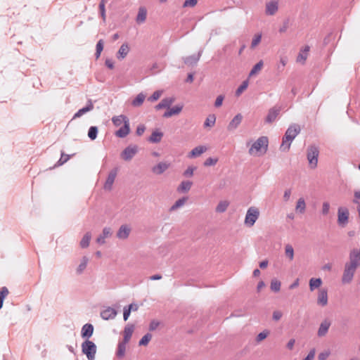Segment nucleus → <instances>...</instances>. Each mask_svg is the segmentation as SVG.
Instances as JSON below:
<instances>
[{
    "mask_svg": "<svg viewBox=\"0 0 360 360\" xmlns=\"http://www.w3.org/2000/svg\"><path fill=\"white\" fill-rule=\"evenodd\" d=\"M301 131L300 127L297 124H291L286 130L283 137L282 143L280 150L282 151H288L292 141L300 134Z\"/></svg>",
    "mask_w": 360,
    "mask_h": 360,
    "instance_id": "f257e3e1",
    "label": "nucleus"
},
{
    "mask_svg": "<svg viewBox=\"0 0 360 360\" xmlns=\"http://www.w3.org/2000/svg\"><path fill=\"white\" fill-rule=\"evenodd\" d=\"M269 140L266 136H260L251 146L249 154L259 156L266 153L268 150Z\"/></svg>",
    "mask_w": 360,
    "mask_h": 360,
    "instance_id": "f03ea898",
    "label": "nucleus"
},
{
    "mask_svg": "<svg viewBox=\"0 0 360 360\" xmlns=\"http://www.w3.org/2000/svg\"><path fill=\"white\" fill-rule=\"evenodd\" d=\"M82 351L86 354L89 360H94L96 352V345L89 340H85L82 344Z\"/></svg>",
    "mask_w": 360,
    "mask_h": 360,
    "instance_id": "7ed1b4c3",
    "label": "nucleus"
},
{
    "mask_svg": "<svg viewBox=\"0 0 360 360\" xmlns=\"http://www.w3.org/2000/svg\"><path fill=\"white\" fill-rule=\"evenodd\" d=\"M259 216V210L257 207H250L246 213L245 218V224L249 226H252Z\"/></svg>",
    "mask_w": 360,
    "mask_h": 360,
    "instance_id": "20e7f679",
    "label": "nucleus"
},
{
    "mask_svg": "<svg viewBox=\"0 0 360 360\" xmlns=\"http://www.w3.org/2000/svg\"><path fill=\"white\" fill-rule=\"evenodd\" d=\"M319 149L315 146H311L307 149V160L311 168L314 169L317 166Z\"/></svg>",
    "mask_w": 360,
    "mask_h": 360,
    "instance_id": "39448f33",
    "label": "nucleus"
},
{
    "mask_svg": "<svg viewBox=\"0 0 360 360\" xmlns=\"http://www.w3.org/2000/svg\"><path fill=\"white\" fill-rule=\"evenodd\" d=\"M345 264L357 269L360 266V249L352 250L349 255V262Z\"/></svg>",
    "mask_w": 360,
    "mask_h": 360,
    "instance_id": "423d86ee",
    "label": "nucleus"
},
{
    "mask_svg": "<svg viewBox=\"0 0 360 360\" xmlns=\"http://www.w3.org/2000/svg\"><path fill=\"white\" fill-rule=\"evenodd\" d=\"M279 8V0H269L265 4L264 13L268 16L275 15Z\"/></svg>",
    "mask_w": 360,
    "mask_h": 360,
    "instance_id": "0eeeda50",
    "label": "nucleus"
},
{
    "mask_svg": "<svg viewBox=\"0 0 360 360\" xmlns=\"http://www.w3.org/2000/svg\"><path fill=\"white\" fill-rule=\"evenodd\" d=\"M356 271V269L345 264L342 276V283L343 284L350 283L353 280Z\"/></svg>",
    "mask_w": 360,
    "mask_h": 360,
    "instance_id": "6e6552de",
    "label": "nucleus"
},
{
    "mask_svg": "<svg viewBox=\"0 0 360 360\" xmlns=\"http://www.w3.org/2000/svg\"><path fill=\"white\" fill-rule=\"evenodd\" d=\"M349 210L346 207H340L338 210V223L340 226H345L348 223Z\"/></svg>",
    "mask_w": 360,
    "mask_h": 360,
    "instance_id": "1a4fd4ad",
    "label": "nucleus"
},
{
    "mask_svg": "<svg viewBox=\"0 0 360 360\" xmlns=\"http://www.w3.org/2000/svg\"><path fill=\"white\" fill-rule=\"evenodd\" d=\"M137 152L138 148L136 146H129L122 152L121 157L123 160L129 161L133 158Z\"/></svg>",
    "mask_w": 360,
    "mask_h": 360,
    "instance_id": "9d476101",
    "label": "nucleus"
},
{
    "mask_svg": "<svg viewBox=\"0 0 360 360\" xmlns=\"http://www.w3.org/2000/svg\"><path fill=\"white\" fill-rule=\"evenodd\" d=\"M130 233V226L127 224H123L119 228L116 236L120 240H125L129 237Z\"/></svg>",
    "mask_w": 360,
    "mask_h": 360,
    "instance_id": "9b49d317",
    "label": "nucleus"
},
{
    "mask_svg": "<svg viewBox=\"0 0 360 360\" xmlns=\"http://www.w3.org/2000/svg\"><path fill=\"white\" fill-rule=\"evenodd\" d=\"M281 112V108L280 107H273L269 110L266 115V117L265 119V122L266 123H272L276 120L277 117L278 116L279 113Z\"/></svg>",
    "mask_w": 360,
    "mask_h": 360,
    "instance_id": "f8f14e48",
    "label": "nucleus"
},
{
    "mask_svg": "<svg viewBox=\"0 0 360 360\" xmlns=\"http://www.w3.org/2000/svg\"><path fill=\"white\" fill-rule=\"evenodd\" d=\"M117 174V168H115L109 172L108 178L104 184V188L105 190H108V191L111 190Z\"/></svg>",
    "mask_w": 360,
    "mask_h": 360,
    "instance_id": "ddd939ff",
    "label": "nucleus"
},
{
    "mask_svg": "<svg viewBox=\"0 0 360 360\" xmlns=\"http://www.w3.org/2000/svg\"><path fill=\"white\" fill-rule=\"evenodd\" d=\"M330 325L331 323L329 320L325 319L324 321H323L321 323L319 328L318 329L317 335L319 337H324L328 333Z\"/></svg>",
    "mask_w": 360,
    "mask_h": 360,
    "instance_id": "4468645a",
    "label": "nucleus"
},
{
    "mask_svg": "<svg viewBox=\"0 0 360 360\" xmlns=\"http://www.w3.org/2000/svg\"><path fill=\"white\" fill-rule=\"evenodd\" d=\"M170 166V163L167 162H160L152 168V172L158 175L162 174Z\"/></svg>",
    "mask_w": 360,
    "mask_h": 360,
    "instance_id": "2eb2a0df",
    "label": "nucleus"
},
{
    "mask_svg": "<svg viewBox=\"0 0 360 360\" xmlns=\"http://www.w3.org/2000/svg\"><path fill=\"white\" fill-rule=\"evenodd\" d=\"M184 108L183 104H178L173 108H169L167 111L165 112L164 117H170L173 115H179Z\"/></svg>",
    "mask_w": 360,
    "mask_h": 360,
    "instance_id": "dca6fc26",
    "label": "nucleus"
},
{
    "mask_svg": "<svg viewBox=\"0 0 360 360\" xmlns=\"http://www.w3.org/2000/svg\"><path fill=\"white\" fill-rule=\"evenodd\" d=\"M243 120V115L240 113L237 114L229 122L227 129L229 131L235 130L241 123Z\"/></svg>",
    "mask_w": 360,
    "mask_h": 360,
    "instance_id": "f3484780",
    "label": "nucleus"
},
{
    "mask_svg": "<svg viewBox=\"0 0 360 360\" xmlns=\"http://www.w3.org/2000/svg\"><path fill=\"white\" fill-rule=\"evenodd\" d=\"M112 229L110 227H105L103 229L102 233L97 238L96 242L99 244H104L105 239L112 236Z\"/></svg>",
    "mask_w": 360,
    "mask_h": 360,
    "instance_id": "a211bd4d",
    "label": "nucleus"
},
{
    "mask_svg": "<svg viewBox=\"0 0 360 360\" xmlns=\"http://www.w3.org/2000/svg\"><path fill=\"white\" fill-rule=\"evenodd\" d=\"M175 98L174 97H169L162 99L156 106V110H160L162 108H167V110L170 108V105L174 102Z\"/></svg>",
    "mask_w": 360,
    "mask_h": 360,
    "instance_id": "6ab92c4d",
    "label": "nucleus"
},
{
    "mask_svg": "<svg viewBox=\"0 0 360 360\" xmlns=\"http://www.w3.org/2000/svg\"><path fill=\"white\" fill-rule=\"evenodd\" d=\"M94 333V326L91 323H86L82 328L81 335L83 338H89Z\"/></svg>",
    "mask_w": 360,
    "mask_h": 360,
    "instance_id": "aec40b11",
    "label": "nucleus"
},
{
    "mask_svg": "<svg viewBox=\"0 0 360 360\" xmlns=\"http://www.w3.org/2000/svg\"><path fill=\"white\" fill-rule=\"evenodd\" d=\"M318 304L321 306H326L328 304V292L326 289H321L319 291L318 299H317Z\"/></svg>",
    "mask_w": 360,
    "mask_h": 360,
    "instance_id": "412c9836",
    "label": "nucleus"
},
{
    "mask_svg": "<svg viewBox=\"0 0 360 360\" xmlns=\"http://www.w3.org/2000/svg\"><path fill=\"white\" fill-rule=\"evenodd\" d=\"M117 315V311L115 309L108 307L101 313V316L105 320L112 319Z\"/></svg>",
    "mask_w": 360,
    "mask_h": 360,
    "instance_id": "4be33fe9",
    "label": "nucleus"
},
{
    "mask_svg": "<svg viewBox=\"0 0 360 360\" xmlns=\"http://www.w3.org/2000/svg\"><path fill=\"white\" fill-rule=\"evenodd\" d=\"M146 18H147V10L145 7L141 6L138 11V14L136 18V22L139 25L143 24L146 20Z\"/></svg>",
    "mask_w": 360,
    "mask_h": 360,
    "instance_id": "5701e85b",
    "label": "nucleus"
},
{
    "mask_svg": "<svg viewBox=\"0 0 360 360\" xmlns=\"http://www.w3.org/2000/svg\"><path fill=\"white\" fill-rule=\"evenodd\" d=\"M130 131L129 120L125 121V124L115 132V135L120 138L126 137Z\"/></svg>",
    "mask_w": 360,
    "mask_h": 360,
    "instance_id": "b1692460",
    "label": "nucleus"
},
{
    "mask_svg": "<svg viewBox=\"0 0 360 360\" xmlns=\"http://www.w3.org/2000/svg\"><path fill=\"white\" fill-rule=\"evenodd\" d=\"M94 109V105L91 101H89L88 104L86 107L79 109L73 116L74 119L82 117L85 113L92 110Z\"/></svg>",
    "mask_w": 360,
    "mask_h": 360,
    "instance_id": "393cba45",
    "label": "nucleus"
},
{
    "mask_svg": "<svg viewBox=\"0 0 360 360\" xmlns=\"http://www.w3.org/2000/svg\"><path fill=\"white\" fill-rule=\"evenodd\" d=\"M129 51V47L127 43H124L117 53V58L118 60L124 59Z\"/></svg>",
    "mask_w": 360,
    "mask_h": 360,
    "instance_id": "a878e982",
    "label": "nucleus"
},
{
    "mask_svg": "<svg viewBox=\"0 0 360 360\" xmlns=\"http://www.w3.org/2000/svg\"><path fill=\"white\" fill-rule=\"evenodd\" d=\"M134 330V325L127 324L125 326L124 330V338H123L122 341H124L125 342H128L131 338Z\"/></svg>",
    "mask_w": 360,
    "mask_h": 360,
    "instance_id": "bb28decb",
    "label": "nucleus"
},
{
    "mask_svg": "<svg viewBox=\"0 0 360 360\" xmlns=\"http://www.w3.org/2000/svg\"><path fill=\"white\" fill-rule=\"evenodd\" d=\"M207 150V148L204 146H198L194 148L188 154V158H196L201 155Z\"/></svg>",
    "mask_w": 360,
    "mask_h": 360,
    "instance_id": "cd10ccee",
    "label": "nucleus"
},
{
    "mask_svg": "<svg viewBox=\"0 0 360 360\" xmlns=\"http://www.w3.org/2000/svg\"><path fill=\"white\" fill-rule=\"evenodd\" d=\"M309 51V46H305L304 49H302L300 52L299 53L297 58V62L304 63L305 60L307 58L308 56V52Z\"/></svg>",
    "mask_w": 360,
    "mask_h": 360,
    "instance_id": "c85d7f7f",
    "label": "nucleus"
},
{
    "mask_svg": "<svg viewBox=\"0 0 360 360\" xmlns=\"http://www.w3.org/2000/svg\"><path fill=\"white\" fill-rule=\"evenodd\" d=\"M262 34L261 32H257L253 35L250 46V49L251 50H255L258 46V45L260 44L262 41Z\"/></svg>",
    "mask_w": 360,
    "mask_h": 360,
    "instance_id": "c756f323",
    "label": "nucleus"
},
{
    "mask_svg": "<svg viewBox=\"0 0 360 360\" xmlns=\"http://www.w3.org/2000/svg\"><path fill=\"white\" fill-rule=\"evenodd\" d=\"M201 56V52L196 55H192L184 58V63L187 65H193L197 63Z\"/></svg>",
    "mask_w": 360,
    "mask_h": 360,
    "instance_id": "7c9ffc66",
    "label": "nucleus"
},
{
    "mask_svg": "<svg viewBox=\"0 0 360 360\" xmlns=\"http://www.w3.org/2000/svg\"><path fill=\"white\" fill-rule=\"evenodd\" d=\"M192 184L191 181H184L179 185L177 191L179 193H186L191 189Z\"/></svg>",
    "mask_w": 360,
    "mask_h": 360,
    "instance_id": "2f4dec72",
    "label": "nucleus"
},
{
    "mask_svg": "<svg viewBox=\"0 0 360 360\" xmlns=\"http://www.w3.org/2000/svg\"><path fill=\"white\" fill-rule=\"evenodd\" d=\"M163 136V134L158 131H154L150 136L148 139V141L151 143H159L160 142Z\"/></svg>",
    "mask_w": 360,
    "mask_h": 360,
    "instance_id": "473e14b6",
    "label": "nucleus"
},
{
    "mask_svg": "<svg viewBox=\"0 0 360 360\" xmlns=\"http://www.w3.org/2000/svg\"><path fill=\"white\" fill-rule=\"evenodd\" d=\"M264 66V63L262 60L259 61L257 64H255L250 72L249 77H253L259 73Z\"/></svg>",
    "mask_w": 360,
    "mask_h": 360,
    "instance_id": "72a5a7b5",
    "label": "nucleus"
},
{
    "mask_svg": "<svg viewBox=\"0 0 360 360\" xmlns=\"http://www.w3.org/2000/svg\"><path fill=\"white\" fill-rule=\"evenodd\" d=\"M306 210V203L303 198H300L297 202L295 211L300 214H303Z\"/></svg>",
    "mask_w": 360,
    "mask_h": 360,
    "instance_id": "f704fd0d",
    "label": "nucleus"
},
{
    "mask_svg": "<svg viewBox=\"0 0 360 360\" xmlns=\"http://www.w3.org/2000/svg\"><path fill=\"white\" fill-rule=\"evenodd\" d=\"M129 120L128 118L123 115H119V116H114L112 118V122L113 124L116 127L120 126L122 123L125 124V121Z\"/></svg>",
    "mask_w": 360,
    "mask_h": 360,
    "instance_id": "c9c22d12",
    "label": "nucleus"
},
{
    "mask_svg": "<svg viewBox=\"0 0 360 360\" xmlns=\"http://www.w3.org/2000/svg\"><path fill=\"white\" fill-rule=\"evenodd\" d=\"M187 200H188L187 197H183L180 199L177 200L175 202V203L170 207L169 211L173 212V211H175L176 210L181 207L182 206L184 205V204L186 203Z\"/></svg>",
    "mask_w": 360,
    "mask_h": 360,
    "instance_id": "e433bc0d",
    "label": "nucleus"
},
{
    "mask_svg": "<svg viewBox=\"0 0 360 360\" xmlns=\"http://www.w3.org/2000/svg\"><path fill=\"white\" fill-rule=\"evenodd\" d=\"M322 284V280L320 278H312L309 280V289L314 291L316 288H319Z\"/></svg>",
    "mask_w": 360,
    "mask_h": 360,
    "instance_id": "4c0bfd02",
    "label": "nucleus"
},
{
    "mask_svg": "<svg viewBox=\"0 0 360 360\" xmlns=\"http://www.w3.org/2000/svg\"><path fill=\"white\" fill-rule=\"evenodd\" d=\"M127 343V342H125L124 341L119 342L116 353L117 357L122 358L124 356Z\"/></svg>",
    "mask_w": 360,
    "mask_h": 360,
    "instance_id": "58836bf2",
    "label": "nucleus"
},
{
    "mask_svg": "<svg viewBox=\"0 0 360 360\" xmlns=\"http://www.w3.org/2000/svg\"><path fill=\"white\" fill-rule=\"evenodd\" d=\"M91 238V233L90 232L86 233L80 241L81 248H86L89 247Z\"/></svg>",
    "mask_w": 360,
    "mask_h": 360,
    "instance_id": "ea45409f",
    "label": "nucleus"
},
{
    "mask_svg": "<svg viewBox=\"0 0 360 360\" xmlns=\"http://www.w3.org/2000/svg\"><path fill=\"white\" fill-rule=\"evenodd\" d=\"M285 255L290 261L294 259V249L291 245L287 244L285 245Z\"/></svg>",
    "mask_w": 360,
    "mask_h": 360,
    "instance_id": "a19ab883",
    "label": "nucleus"
},
{
    "mask_svg": "<svg viewBox=\"0 0 360 360\" xmlns=\"http://www.w3.org/2000/svg\"><path fill=\"white\" fill-rule=\"evenodd\" d=\"M89 259L86 257L84 256L82 257V261L77 269V274H81L84 271V270L86 268Z\"/></svg>",
    "mask_w": 360,
    "mask_h": 360,
    "instance_id": "79ce46f5",
    "label": "nucleus"
},
{
    "mask_svg": "<svg viewBox=\"0 0 360 360\" xmlns=\"http://www.w3.org/2000/svg\"><path fill=\"white\" fill-rule=\"evenodd\" d=\"M145 98H146V96L143 94L141 93V94H138L137 96L136 97V98L133 100L132 105L134 106L141 105L143 103V102L144 101Z\"/></svg>",
    "mask_w": 360,
    "mask_h": 360,
    "instance_id": "37998d69",
    "label": "nucleus"
},
{
    "mask_svg": "<svg viewBox=\"0 0 360 360\" xmlns=\"http://www.w3.org/2000/svg\"><path fill=\"white\" fill-rule=\"evenodd\" d=\"M229 206V202L227 201H221L219 202L216 207V212L219 213L224 212Z\"/></svg>",
    "mask_w": 360,
    "mask_h": 360,
    "instance_id": "c03bdc74",
    "label": "nucleus"
},
{
    "mask_svg": "<svg viewBox=\"0 0 360 360\" xmlns=\"http://www.w3.org/2000/svg\"><path fill=\"white\" fill-rule=\"evenodd\" d=\"M281 283L276 278H274L271 281V290L274 292H278L281 289Z\"/></svg>",
    "mask_w": 360,
    "mask_h": 360,
    "instance_id": "a18cd8bd",
    "label": "nucleus"
},
{
    "mask_svg": "<svg viewBox=\"0 0 360 360\" xmlns=\"http://www.w3.org/2000/svg\"><path fill=\"white\" fill-rule=\"evenodd\" d=\"M9 292L6 287H2L0 290V309L3 307L4 300L8 295Z\"/></svg>",
    "mask_w": 360,
    "mask_h": 360,
    "instance_id": "49530a36",
    "label": "nucleus"
},
{
    "mask_svg": "<svg viewBox=\"0 0 360 360\" xmlns=\"http://www.w3.org/2000/svg\"><path fill=\"white\" fill-rule=\"evenodd\" d=\"M216 117L214 115H210L204 122V127H212L214 125Z\"/></svg>",
    "mask_w": 360,
    "mask_h": 360,
    "instance_id": "de8ad7c7",
    "label": "nucleus"
},
{
    "mask_svg": "<svg viewBox=\"0 0 360 360\" xmlns=\"http://www.w3.org/2000/svg\"><path fill=\"white\" fill-rule=\"evenodd\" d=\"M152 338V335L150 333H146L144 335L142 338L140 340L139 345L140 346H146L150 340Z\"/></svg>",
    "mask_w": 360,
    "mask_h": 360,
    "instance_id": "09e8293b",
    "label": "nucleus"
},
{
    "mask_svg": "<svg viewBox=\"0 0 360 360\" xmlns=\"http://www.w3.org/2000/svg\"><path fill=\"white\" fill-rule=\"evenodd\" d=\"M98 134V128L97 127L92 126L89 128L88 131V136L91 140H94L96 139Z\"/></svg>",
    "mask_w": 360,
    "mask_h": 360,
    "instance_id": "8fccbe9b",
    "label": "nucleus"
},
{
    "mask_svg": "<svg viewBox=\"0 0 360 360\" xmlns=\"http://www.w3.org/2000/svg\"><path fill=\"white\" fill-rule=\"evenodd\" d=\"M288 63V58L286 56H281L279 64L277 65V70L278 72H282L284 69V67Z\"/></svg>",
    "mask_w": 360,
    "mask_h": 360,
    "instance_id": "3c124183",
    "label": "nucleus"
},
{
    "mask_svg": "<svg viewBox=\"0 0 360 360\" xmlns=\"http://www.w3.org/2000/svg\"><path fill=\"white\" fill-rule=\"evenodd\" d=\"M70 155L65 154L64 153H61V156L58 162L56 163V166H60L68 162V160L70 159Z\"/></svg>",
    "mask_w": 360,
    "mask_h": 360,
    "instance_id": "603ef678",
    "label": "nucleus"
},
{
    "mask_svg": "<svg viewBox=\"0 0 360 360\" xmlns=\"http://www.w3.org/2000/svg\"><path fill=\"white\" fill-rule=\"evenodd\" d=\"M103 49V39H100L96 44V58H98L100 57Z\"/></svg>",
    "mask_w": 360,
    "mask_h": 360,
    "instance_id": "864d4df0",
    "label": "nucleus"
},
{
    "mask_svg": "<svg viewBox=\"0 0 360 360\" xmlns=\"http://www.w3.org/2000/svg\"><path fill=\"white\" fill-rule=\"evenodd\" d=\"M269 334V330H264V331L259 333L257 335V336L256 337V341L257 342H260L261 341H262L263 340L266 338V337L268 336Z\"/></svg>",
    "mask_w": 360,
    "mask_h": 360,
    "instance_id": "5fc2aeb1",
    "label": "nucleus"
},
{
    "mask_svg": "<svg viewBox=\"0 0 360 360\" xmlns=\"http://www.w3.org/2000/svg\"><path fill=\"white\" fill-rule=\"evenodd\" d=\"M217 162H218V159L217 158H208L205 161L204 165L206 166V167L213 166V165H215Z\"/></svg>",
    "mask_w": 360,
    "mask_h": 360,
    "instance_id": "6e6d98bb",
    "label": "nucleus"
},
{
    "mask_svg": "<svg viewBox=\"0 0 360 360\" xmlns=\"http://www.w3.org/2000/svg\"><path fill=\"white\" fill-rule=\"evenodd\" d=\"M330 352L329 349L325 350L321 352L318 356L319 360H326V359L330 356Z\"/></svg>",
    "mask_w": 360,
    "mask_h": 360,
    "instance_id": "4d7b16f0",
    "label": "nucleus"
},
{
    "mask_svg": "<svg viewBox=\"0 0 360 360\" xmlns=\"http://www.w3.org/2000/svg\"><path fill=\"white\" fill-rule=\"evenodd\" d=\"M196 169L195 167H188L184 172V176L186 177H191L193 175V172Z\"/></svg>",
    "mask_w": 360,
    "mask_h": 360,
    "instance_id": "13d9d810",
    "label": "nucleus"
},
{
    "mask_svg": "<svg viewBox=\"0 0 360 360\" xmlns=\"http://www.w3.org/2000/svg\"><path fill=\"white\" fill-rule=\"evenodd\" d=\"M330 210V204L328 202H324L322 205V214L326 215L328 214Z\"/></svg>",
    "mask_w": 360,
    "mask_h": 360,
    "instance_id": "bf43d9fd",
    "label": "nucleus"
},
{
    "mask_svg": "<svg viewBox=\"0 0 360 360\" xmlns=\"http://www.w3.org/2000/svg\"><path fill=\"white\" fill-rule=\"evenodd\" d=\"M99 8L101 11V15L103 20H105V3L104 0H102L99 5Z\"/></svg>",
    "mask_w": 360,
    "mask_h": 360,
    "instance_id": "052dcab7",
    "label": "nucleus"
},
{
    "mask_svg": "<svg viewBox=\"0 0 360 360\" xmlns=\"http://www.w3.org/2000/svg\"><path fill=\"white\" fill-rule=\"evenodd\" d=\"M197 0H186L184 3V7H194L197 4Z\"/></svg>",
    "mask_w": 360,
    "mask_h": 360,
    "instance_id": "680f3d73",
    "label": "nucleus"
},
{
    "mask_svg": "<svg viewBox=\"0 0 360 360\" xmlns=\"http://www.w3.org/2000/svg\"><path fill=\"white\" fill-rule=\"evenodd\" d=\"M224 98V96L223 95L218 96L215 101L214 106L217 108L220 107L222 105Z\"/></svg>",
    "mask_w": 360,
    "mask_h": 360,
    "instance_id": "e2e57ef3",
    "label": "nucleus"
},
{
    "mask_svg": "<svg viewBox=\"0 0 360 360\" xmlns=\"http://www.w3.org/2000/svg\"><path fill=\"white\" fill-rule=\"evenodd\" d=\"M315 354H316V350L315 349H311L309 354H307V356L303 359V360H313L314 359V356H315Z\"/></svg>",
    "mask_w": 360,
    "mask_h": 360,
    "instance_id": "0e129e2a",
    "label": "nucleus"
},
{
    "mask_svg": "<svg viewBox=\"0 0 360 360\" xmlns=\"http://www.w3.org/2000/svg\"><path fill=\"white\" fill-rule=\"evenodd\" d=\"M160 323L158 321L153 320L149 326V330L150 331L156 330V328L159 326Z\"/></svg>",
    "mask_w": 360,
    "mask_h": 360,
    "instance_id": "69168bd1",
    "label": "nucleus"
},
{
    "mask_svg": "<svg viewBox=\"0 0 360 360\" xmlns=\"http://www.w3.org/2000/svg\"><path fill=\"white\" fill-rule=\"evenodd\" d=\"M162 91H154L153 94L149 98V100L151 101H155L158 100L161 96Z\"/></svg>",
    "mask_w": 360,
    "mask_h": 360,
    "instance_id": "338daca9",
    "label": "nucleus"
},
{
    "mask_svg": "<svg viewBox=\"0 0 360 360\" xmlns=\"http://www.w3.org/2000/svg\"><path fill=\"white\" fill-rule=\"evenodd\" d=\"M282 312L280 311H274L273 312V319L274 321H278L281 319V318L282 317Z\"/></svg>",
    "mask_w": 360,
    "mask_h": 360,
    "instance_id": "774afa93",
    "label": "nucleus"
}]
</instances>
